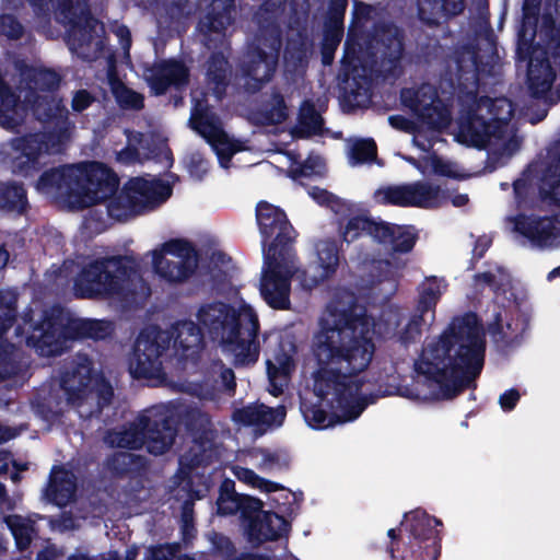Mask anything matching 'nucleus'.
Here are the masks:
<instances>
[{"mask_svg":"<svg viewBox=\"0 0 560 560\" xmlns=\"http://www.w3.org/2000/svg\"><path fill=\"white\" fill-rule=\"evenodd\" d=\"M337 247L331 242H320L316 246V257L312 264L298 275L304 288H313L330 277L337 268Z\"/></svg>","mask_w":560,"mask_h":560,"instance_id":"4be33fe9","label":"nucleus"},{"mask_svg":"<svg viewBox=\"0 0 560 560\" xmlns=\"http://www.w3.org/2000/svg\"><path fill=\"white\" fill-rule=\"evenodd\" d=\"M5 523L15 538L18 547L20 549L26 548L35 532L33 521L20 515H9L5 517Z\"/></svg>","mask_w":560,"mask_h":560,"instance_id":"4c0bfd02","label":"nucleus"},{"mask_svg":"<svg viewBox=\"0 0 560 560\" xmlns=\"http://www.w3.org/2000/svg\"><path fill=\"white\" fill-rule=\"evenodd\" d=\"M377 198L398 206L435 207L442 202L444 195L438 187L412 184L380 190Z\"/></svg>","mask_w":560,"mask_h":560,"instance_id":"aec40b11","label":"nucleus"},{"mask_svg":"<svg viewBox=\"0 0 560 560\" xmlns=\"http://www.w3.org/2000/svg\"><path fill=\"white\" fill-rule=\"evenodd\" d=\"M346 5H347V0H332L330 19L337 20V16L340 15V22H342Z\"/></svg>","mask_w":560,"mask_h":560,"instance_id":"338daca9","label":"nucleus"},{"mask_svg":"<svg viewBox=\"0 0 560 560\" xmlns=\"http://www.w3.org/2000/svg\"><path fill=\"white\" fill-rule=\"evenodd\" d=\"M217 504L218 512L222 515H229L240 511L242 516L246 518H252V514L258 512L262 506L261 501L258 499L238 495L231 491L229 482L223 485Z\"/></svg>","mask_w":560,"mask_h":560,"instance_id":"c85d7f7f","label":"nucleus"},{"mask_svg":"<svg viewBox=\"0 0 560 560\" xmlns=\"http://www.w3.org/2000/svg\"><path fill=\"white\" fill-rule=\"evenodd\" d=\"M294 346L290 341L279 343V348L266 361L269 392L273 396L281 394L295 368Z\"/></svg>","mask_w":560,"mask_h":560,"instance_id":"412c9836","label":"nucleus"},{"mask_svg":"<svg viewBox=\"0 0 560 560\" xmlns=\"http://www.w3.org/2000/svg\"><path fill=\"white\" fill-rule=\"evenodd\" d=\"M61 385L69 404L81 418L100 412L113 396L112 386L86 358L80 359L78 364L65 374Z\"/></svg>","mask_w":560,"mask_h":560,"instance_id":"9d476101","label":"nucleus"},{"mask_svg":"<svg viewBox=\"0 0 560 560\" xmlns=\"http://www.w3.org/2000/svg\"><path fill=\"white\" fill-rule=\"evenodd\" d=\"M257 222L262 236V244L267 249L276 246L277 249L291 247V226L285 214L276 206L261 201L257 205Z\"/></svg>","mask_w":560,"mask_h":560,"instance_id":"6ab92c4d","label":"nucleus"},{"mask_svg":"<svg viewBox=\"0 0 560 560\" xmlns=\"http://www.w3.org/2000/svg\"><path fill=\"white\" fill-rule=\"evenodd\" d=\"M444 290L445 284L440 279L431 278L423 282L417 312L421 313V319L424 324H431L434 320V307Z\"/></svg>","mask_w":560,"mask_h":560,"instance_id":"473e14b6","label":"nucleus"},{"mask_svg":"<svg viewBox=\"0 0 560 560\" xmlns=\"http://www.w3.org/2000/svg\"><path fill=\"white\" fill-rule=\"evenodd\" d=\"M371 264H372L371 272H372L373 277H376L380 282H382L383 279L386 280L389 285V291H393L395 289V283L393 280L394 268H393L392 264L387 259L386 260L373 259L371 261Z\"/></svg>","mask_w":560,"mask_h":560,"instance_id":"864d4df0","label":"nucleus"},{"mask_svg":"<svg viewBox=\"0 0 560 560\" xmlns=\"http://www.w3.org/2000/svg\"><path fill=\"white\" fill-rule=\"evenodd\" d=\"M173 555V550L168 546H160L156 548L148 549V556L145 560H170Z\"/></svg>","mask_w":560,"mask_h":560,"instance_id":"680f3d73","label":"nucleus"},{"mask_svg":"<svg viewBox=\"0 0 560 560\" xmlns=\"http://www.w3.org/2000/svg\"><path fill=\"white\" fill-rule=\"evenodd\" d=\"M226 70L228 63L225 59L222 56H215L209 63L208 75L220 84L225 78Z\"/></svg>","mask_w":560,"mask_h":560,"instance_id":"6e6d98bb","label":"nucleus"},{"mask_svg":"<svg viewBox=\"0 0 560 560\" xmlns=\"http://www.w3.org/2000/svg\"><path fill=\"white\" fill-rule=\"evenodd\" d=\"M400 319L399 311L388 308L376 323L359 306L347 311L336 307L322 318L313 343L317 362L314 394L320 405L301 406L310 427L326 429L362 413L371 402L362 389V373L373 358V338L397 337Z\"/></svg>","mask_w":560,"mask_h":560,"instance_id":"f257e3e1","label":"nucleus"},{"mask_svg":"<svg viewBox=\"0 0 560 560\" xmlns=\"http://www.w3.org/2000/svg\"><path fill=\"white\" fill-rule=\"evenodd\" d=\"M288 522L275 513H259L248 525V536L253 541L261 542L279 538L288 530Z\"/></svg>","mask_w":560,"mask_h":560,"instance_id":"cd10ccee","label":"nucleus"},{"mask_svg":"<svg viewBox=\"0 0 560 560\" xmlns=\"http://www.w3.org/2000/svg\"><path fill=\"white\" fill-rule=\"evenodd\" d=\"M405 159L424 175L457 176V170L453 163L443 161L435 155H429L419 161L413 158Z\"/></svg>","mask_w":560,"mask_h":560,"instance_id":"c9c22d12","label":"nucleus"},{"mask_svg":"<svg viewBox=\"0 0 560 560\" xmlns=\"http://www.w3.org/2000/svg\"><path fill=\"white\" fill-rule=\"evenodd\" d=\"M141 137L140 133L128 135V149L120 151L117 159L122 162H130L136 159L139 155L136 144L141 141Z\"/></svg>","mask_w":560,"mask_h":560,"instance_id":"4d7b16f0","label":"nucleus"},{"mask_svg":"<svg viewBox=\"0 0 560 560\" xmlns=\"http://www.w3.org/2000/svg\"><path fill=\"white\" fill-rule=\"evenodd\" d=\"M304 54L303 51L299 50L294 55H285V67L288 70H291V68L295 69L298 66H302Z\"/></svg>","mask_w":560,"mask_h":560,"instance_id":"774afa93","label":"nucleus"},{"mask_svg":"<svg viewBox=\"0 0 560 560\" xmlns=\"http://www.w3.org/2000/svg\"><path fill=\"white\" fill-rule=\"evenodd\" d=\"M115 35L119 38L121 46L126 54H128L130 47V33L129 30L124 25H117L114 28Z\"/></svg>","mask_w":560,"mask_h":560,"instance_id":"0e129e2a","label":"nucleus"},{"mask_svg":"<svg viewBox=\"0 0 560 560\" xmlns=\"http://www.w3.org/2000/svg\"><path fill=\"white\" fill-rule=\"evenodd\" d=\"M151 410H159L158 424H150L144 431V446L154 455L165 453L174 443L175 430L167 421V408L160 406Z\"/></svg>","mask_w":560,"mask_h":560,"instance_id":"a878e982","label":"nucleus"},{"mask_svg":"<svg viewBox=\"0 0 560 560\" xmlns=\"http://www.w3.org/2000/svg\"><path fill=\"white\" fill-rule=\"evenodd\" d=\"M381 224L382 222L373 221L364 215L354 217L348 221L342 232V237L346 242L350 243L366 233L374 241H377L380 231H376V228H380Z\"/></svg>","mask_w":560,"mask_h":560,"instance_id":"f704fd0d","label":"nucleus"},{"mask_svg":"<svg viewBox=\"0 0 560 560\" xmlns=\"http://www.w3.org/2000/svg\"><path fill=\"white\" fill-rule=\"evenodd\" d=\"M481 278L490 283L495 290L506 291V287L510 285L509 276L501 269L498 270V276L493 273H485Z\"/></svg>","mask_w":560,"mask_h":560,"instance_id":"13d9d810","label":"nucleus"},{"mask_svg":"<svg viewBox=\"0 0 560 560\" xmlns=\"http://www.w3.org/2000/svg\"><path fill=\"white\" fill-rule=\"evenodd\" d=\"M405 106L415 112L420 120L419 125L396 115L388 118L389 125L405 132L413 135V143L423 151L432 147V138L423 139L424 128L441 130L448 126L451 118L447 108L436 98L435 90L424 84L417 90L407 89L401 92Z\"/></svg>","mask_w":560,"mask_h":560,"instance_id":"1a4fd4ad","label":"nucleus"},{"mask_svg":"<svg viewBox=\"0 0 560 560\" xmlns=\"http://www.w3.org/2000/svg\"><path fill=\"white\" fill-rule=\"evenodd\" d=\"M21 83L19 95H15L5 83L0 81V125L13 129L24 121L28 109L25 104H33V112L39 120H54L59 130L55 139L52 135L38 133L26 138L15 139L3 144L1 154L3 160L11 162L14 168L23 170L43 153H54L60 150V143L68 137L73 124L68 119V113L55 98L48 95H38L32 100L34 93L54 89L58 75L49 70L24 66L21 68Z\"/></svg>","mask_w":560,"mask_h":560,"instance_id":"f03ea898","label":"nucleus"},{"mask_svg":"<svg viewBox=\"0 0 560 560\" xmlns=\"http://www.w3.org/2000/svg\"><path fill=\"white\" fill-rule=\"evenodd\" d=\"M233 472L240 481L249 485L254 488H258L266 492L276 491L278 489L277 485L269 482L265 479H261L250 469L244 467H234Z\"/></svg>","mask_w":560,"mask_h":560,"instance_id":"de8ad7c7","label":"nucleus"},{"mask_svg":"<svg viewBox=\"0 0 560 560\" xmlns=\"http://www.w3.org/2000/svg\"><path fill=\"white\" fill-rule=\"evenodd\" d=\"M535 168L527 170L521 178L514 183L515 201L520 208L533 207L535 205L536 186L539 196L550 202L560 205V154L541 170L540 176L536 179Z\"/></svg>","mask_w":560,"mask_h":560,"instance_id":"4468645a","label":"nucleus"},{"mask_svg":"<svg viewBox=\"0 0 560 560\" xmlns=\"http://www.w3.org/2000/svg\"><path fill=\"white\" fill-rule=\"evenodd\" d=\"M276 55H261L258 52L253 56L247 69V75L257 82L268 81L275 70Z\"/></svg>","mask_w":560,"mask_h":560,"instance_id":"ea45409f","label":"nucleus"},{"mask_svg":"<svg viewBox=\"0 0 560 560\" xmlns=\"http://www.w3.org/2000/svg\"><path fill=\"white\" fill-rule=\"evenodd\" d=\"M74 492V476L65 468H54L51 471L50 482L46 491L48 500L58 506H63L72 501Z\"/></svg>","mask_w":560,"mask_h":560,"instance_id":"c756f323","label":"nucleus"},{"mask_svg":"<svg viewBox=\"0 0 560 560\" xmlns=\"http://www.w3.org/2000/svg\"><path fill=\"white\" fill-rule=\"evenodd\" d=\"M308 195L320 205H328L335 212H341L343 208H347L348 205L329 194L327 190L322 189L319 187H312L308 190Z\"/></svg>","mask_w":560,"mask_h":560,"instance_id":"603ef678","label":"nucleus"},{"mask_svg":"<svg viewBox=\"0 0 560 560\" xmlns=\"http://www.w3.org/2000/svg\"><path fill=\"white\" fill-rule=\"evenodd\" d=\"M376 154V145L373 140H352L348 143V159L352 166L372 160Z\"/></svg>","mask_w":560,"mask_h":560,"instance_id":"c03bdc74","label":"nucleus"},{"mask_svg":"<svg viewBox=\"0 0 560 560\" xmlns=\"http://www.w3.org/2000/svg\"><path fill=\"white\" fill-rule=\"evenodd\" d=\"M187 77V68L175 60L159 62L144 72V78L155 94L164 93L171 84L186 83Z\"/></svg>","mask_w":560,"mask_h":560,"instance_id":"b1692460","label":"nucleus"},{"mask_svg":"<svg viewBox=\"0 0 560 560\" xmlns=\"http://www.w3.org/2000/svg\"><path fill=\"white\" fill-rule=\"evenodd\" d=\"M171 194L170 185L160 179L133 178L110 200L108 213L114 219L126 220L165 201Z\"/></svg>","mask_w":560,"mask_h":560,"instance_id":"ddd939ff","label":"nucleus"},{"mask_svg":"<svg viewBox=\"0 0 560 560\" xmlns=\"http://www.w3.org/2000/svg\"><path fill=\"white\" fill-rule=\"evenodd\" d=\"M273 162L278 168L293 178L300 176H320L326 170L325 162L319 155H310L303 164H300L293 153L280 152L275 155Z\"/></svg>","mask_w":560,"mask_h":560,"instance_id":"bb28decb","label":"nucleus"},{"mask_svg":"<svg viewBox=\"0 0 560 560\" xmlns=\"http://www.w3.org/2000/svg\"><path fill=\"white\" fill-rule=\"evenodd\" d=\"M510 222L513 224V231L525 237L533 246H560V217L521 214L510 219Z\"/></svg>","mask_w":560,"mask_h":560,"instance_id":"a211bd4d","label":"nucleus"},{"mask_svg":"<svg viewBox=\"0 0 560 560\" xmlns=\"http://www.w3.org/2000/svg\"><path fill=\"white\" fill-rule=\"evenodd\" d=\"M65 11L71 16L70 22L73 23V37L77 36L78 33H81V21H84L85 28H89L93 33H97L102 31V25L98 24L97 21L88 16L85 12V0H69V3L65 7Z\"/></svg>","mask_w":560,"mask_h":560,"instance_id":"e433bc0d","label":"nucleus"},{"mask_svg":"<svg viewBox=\"0 0 560 560\" xmlns=\"http://www.w3.org/2000/svg\"><path fill=\"white\" fill-rule=\"evenodd\" d=\"M520 393L516 389H509L499 397L500 407L503 410H512L520 400Z\"/></svg>","mask_w":560,"mask_h":560,"instance_id":"052dcab7","label":"nucleus"},{"mask_svg":"<svg viewBox=\"0 0 560 560\" xmlns=\"http://www.w3.org/2000/svg\"><path fill=\"white\" fill-rule=\"evenodd\" d=\"M168 336L156 327L144 329L138 337L132 355L129 360V370L135 377H162V351Z\"/></svg>","mask_w":560,"mask_h":560,"instance_id":"f3484780","label":"nucleus"},{"mask_svg":"<svg viewBox=\"0 0 560 560\" xmlns=\"http://www.w3.org/2000/svg\"><path fill=\"white\" fill-rule=\"evenodd\" d=\"M284 417L283 407L270 408L264 404L249 405L233 413L236 422L254 427L259 432L281 425Z\"/></svg>","mask_w":560,"mask_h":560,"instance_id":"5701e85b","label":"nucleus"},{"mask_svg":"<svg viewBox=\"0 0 560 560\" xmlns=\"http://www.w3.org/2000/svg\"><path fill=\"white\" fill-rule=\"evenodd\" d=\"M108 83L117 102L124 107L140 108L142 97L140 94L128 89L122 82L114 77L113 72L108 74Z\"/></svg>","mask_w":560,"mask_h":560,"instance_id":"79ce46f5","label":"nucleus"},{"mask_svg":"<svg viewBox=\"0 0 560 560\" xmlns=\"http://www.w3.org/2000/svg\"><path fill=\"white\" fill-rule=\"evenodd\" d=\"M377 242L395 252H408L416 242V233L410 226H399L382 222Z\"/></svg>","mask_w":560,"mask_h":560,"instance_id":"2f4dec72","label":"nucleus"},{"mask_svg":"<svg viewBox=\"0 0 560 560\" xmlns=\"http://www.w3.org/2000/svg\"><path fill=\"white\" fill-rule=\"evenodd\" d=\"M15 296L11 292L0 294V336L8 329L13 319Z\"/></svg>","mask_w":560,"mask_h":560,"instance_id":"3c124183","label":"nucleus"},{"mask_svg":"<svg viewBox=\"0 0 560 560\" xmlns=\"http://www.w3.org/2000/svg\"><path fill=\"white\" fill-rule=\"evenodd\" d=\"M422 20L433 23L441 13L457 14L464 8L463 0H418Z\"/></svg>","mask_w":560,"mask_h":560,"instance_id":"72a5a7b5","label":"nucleus"},{"mask_svg":"<svg viewBox=\"0 0 560 560\" xmlns=\"http://www.w3.org/2000/svg\"><path fill=\"white\" fill-rule=\"evenodd\" d=\"M93 102V97L84 90L78 91L72 98V109L74 112H82L88 108Z\"/></svg>","mask_w":560,"mask_h":560,"instance_id":"bf43d9fd","label":"nucleus"},{"mask_svg":"<svg viewBox=\"0 0 560 560\" xmlns=\"http://www.w3.org/2000/svg\"><path fill=\"white\" fill-rule=\"evenodd\" d=\"M0 34L8 38H18L22 34L21 24L11 15L0 16Z\"/></svg>","mask_w":560,"mask_h":560,"instance_id":"5fc2aeb1","label":"nucleus"},{"mask_svg":"<svg viewBox=\"0 0 560 560\" xmlns=\"http://www.w3.org/2000/svg\"><path fill=\"white\" fill-rule=\"evenodd\" d=\"M131 282L120 260L107 258L86 265L75 279L74 290L82 298L122 300L131 292Z\"/></svg>","mask_w":560,"mask_h":560,"instance_id":"9b49d317","label":"nucleus"},{"mask_svg":"<svg viewBox=\"0 0 560 560\" xmlns=\"http://www.w3.org/2000/svg\"><path fill=\"white\" fill-rule=\"evenodd\" d=\"M485 341L475 315L456 318L439 337L425 340L416 371L430 383L417 397L448 398L468 385L483 365Z\"/></svg>","mask_w":560,"mask_h":560,"instance_id":"7ed1b4c3","label":"nucleus"},{"mask_svg":"<svg viewBox=\"0 0 560 560\" xmlns=\"http://www.w3.org/2000/svg\"><path fill=\"white\" fill-rule=\"evenodd\" d=\"M116 176L103 164L68 165L45 172L36 188L70 209H83L113 195Z\"/></svg>","mask_w":560,"mask_h":560,"instance_id":"0eeeda50","label":"nucleus"},{"mask_svg":"<svg viewBox=\"0 0 560 560\" xmlns=\"http://www.w3.org/2000/svg\"><path fill=\"white\" fill-rule=\"evenodd\" d=\"M299 271L295 255L291 247L277 249L270 246L265 250V268L260 281V293L266 303L278 310L290 306V278Z\"/></svg>","mask_w":560,"mask_h":560,"instance_id":"f8f14e48","label":"nucleus"},{"mask_svg":"<svg viewBox=\"0 0 560 560\" xmlns=\"http://www.w3.org/2000/svg\"><path fill=\"white\" fill-rule=\"evenodd\" d=\"M376 43L382 54L390 60L397 59L402 50L398 30L393 25H386L376 35Z\"/></svg>","mask_w":560,"mask_h":560,"instance_id":"58836bf2","label":"nucleus"},{"mask_svg":"<svg viewBox=\"0 0 560 560\" xmlns=\"http://www.w3.org/2000/svg\"><path fill=\"white\" fill-rule=\"evenodd\" d=\"M159 410H148L136 422L120 431L109 432L106 442L112 446L139 448L144 444V431L150 424H158Z\"/></svg>","mask_w":560,"mask_h":560,"instance_id":"393cba45","label":"nucleus"},{"mask_svg":"<svg viewBox=\"0 0 560 560\" xmlns=\"http://www.w3.org/2000/svg\"><path fill=\"white\" fill-rule=\"evenodd\" d=\"M192 101L190 126L207 140L215 151L221 166L226 168L231 156L243 150V147L229 138L222 130L220 121L213 114L209 113L208 105L198 98L197 93H194Z\"/></svg>","mask_w":560,"mask_h":560,"instance_id":"dca6fc26","label":"nucleus"},{"mask_svg":"<svg viewBox=\"0 0 560 560\" xmlns=\"http://www.w3.org/2000/svg\"><path fill=\"white\" fill-rule=\"evenodd\" d=\"M26 206L25 190L18 185L0 187V208L7 211L22 212Z\"/></svg>","mask_w":560,"mask_h":560,"instance_id":"a19ab883","label":"nucleus"},{"mask_svg":"<svg viewBox=\"0 0 560 560\" xmlns=\"http://www.w3.org/2000/svg\"><path fill=\"white\" fill-rule=\"evenodd\" d=\"M552 11L560 15V0H548L540 14V0H525L523 25L518 35V52L529 56L528 82L536 95H542L551 88L555 79L552 63L560 67V25Z\"/></svg>","mask_w":560,"mask_h":560,"instance_id":"39448f33","label":"nucleus"},{"mask_svg":"<svg viewBox=\"0 0 560 560\" xmlns=\"http://www.w3.org/2000/svg\"><path fill=\"white\" fill-rule=\"evenodd\" d=\"M406 524H409L410 530L416 538L423 537L431 540L428 546V560H435L440 555V548L435 541L434 528L440 525V521L430 517L422 511H415L406 515Z\"/></svg>","mask_w":560,"mask_h":560,"instance_id":"7c9ffc66","label":"nucleus"},{"mask_svg":"<svg viewBox=\"0 0 560 560\" xmlns=\"http://www.w3.org/2000/svg\"><path fill=\"white\" fill-rule=\"evenodd\" d=\"M299 121L300 126L295 130L299 137H306L311 133H315L319 131L322 127V117L310 102H305L302 105Z\"/></svg>","mask_w":560,"mask_h":560,"instance_id":"37998d69","label":"nucleus"},{"mask_svg":"<svg viewBox=\"0 0 560 560\" xmlns=\"http://www.w3.org/2000/svg\"><path fill=\"white\" fill-rule=\"evenodd\" d=\"M12 465L16 471H23L27 469V465H18L9 454L0 455V474L9 470V465Z\"/></svg>","mask_w":560,"mask_h":560,"instance_id":"69168bd1","label":"nucleus"},{"mask_svg":"<svg viewBox=\"0 0 560 560\" xmlns=\"http://www.w3.org/2000/svg\"><path fill=\"white\" fill-rule=\"evenodd\" d=\"M196 318L200 327L187 320L175 328L174 346L183 351V357H194L198 352L202 341L201 329H205L235 365H250L258 360L259 323L248 304L242 302L237 306H230L220 302L207 303L198 308Z\"/></svg>","mask_w":560,"mask_h":560,"instance_id":"20e7f679","label":"nucleus"},{"mask_svg":"<svg viewBox=\"0 0 560 560\" xmlns=\"http://www.w3.org/2000/svg\"><path fill=\"white\" fill-rule=\"evenodd\" d=\"M112 324L106 320L71 318L62 310L54 308L49 314L38 315L26 342L40 355L60 353L67 342L80 337L103 339L110 335Z\"/></svg>","mask_w":560,"mask_h":560,"instance_id":"6e6552de","label":"nucleus"},{"mask_svg":"<svg viewBox=\"0 0 560 560\" xmlns=\"http://www.w3.org/2000/svg\"><path fill=\"white\" fill-rule=\"evenodd\" d=\"M342 35V22L340 15L337 20L329 19L324 38L323 58L325 63H329L332 58V52L337 48Z\"/></svg>","mask_w":560,"mask_h":560,"instance_id":"a18cd8bd","label":"nucleus"},{"mask_svg":"<svg viewBox=\"0 0 560 560\" xmlns=\"http://www.w3.org/2000/svg\"><path fill=\"white\" fill-rule=\"evenodd\" d=\"M153 268L164 280L177 283L188 279L197 267L195 249L184 241H170L153 252Z\"/></svg>","mask_w":560,"mask_h":560,"instance_id":"2eb2a0df","label":"nucleus"},{"mask_svg":"<svg viewBox=\"0 0 560 560\" xmlns=\"http://www.w3.org/2000/svg\"><path fill=\"white\" fill-rule=\"evenodd\" d=\"M287 118V108L283 104V100L280 96H276L270 106L261 113V117L258 121L262 125L279 124Z\"/></svg>","mask_w":560,"mask_h":560,"instance_id":"8fccbe9b","label":"nucleus"},{"mask_svg":"<svg viewBox=\"0 0 560 560\" xmlns=\"http://www.w3.org/2000/svg\"><path fill=\"white\" fill-rule=\"evenodd\" d=\"M512 103L504 97L481 98L458 124L456 139L470 147L487 148L500 159L510 158L521 145L515 126L511 124Z\"/></svg>","mask_w":560,"mask_h":560,"instance_id":"423d86ee","label":"nucleus"},{"mask_svg":"<svg viewBox=\"0 0 560 560\" xmlns=\"http://www.w3.org/2000/svg\"><path fill=\"white\" fill-rule=\"evenodd\" d=\"M233 0H213L212 10L219 11L215 16H208L207 22H202V27L207 26L210 31L221 32L231 22L230 9Z\"/></svg>","mask_w":560,"mask_h":560,"instance_id":"49530a36","label":"nucleus"},{"mask_svg":"<svg viewBox=\"0 0 560 560\" xmlns=\"http://www.w3.org/2000/svg\"><path fill=\"white\" fill-rule=\"evenodd\" d=\"M421 319V313L416 314L406 322L405 326L398 331L397 340L408 345L415 341L421 334L422 327L427 326Z\"/></svg>","mask_w":560,"mask_h":560,"instance_id":"09e8293b","label":"nucleus"},{"mask_svg":"<svg viewBox=\"0 0 560 560\" xmlns=\"http://www.w3.org/2000/svg\"><path fill=\"white\" fill-rule=\"evenodd\" d=\"M259 454L261 455L260 466L262 468L272 470L280 466L278 455H276L273 453L266 452V451H260Z\"/></svg>","mask_w":560,"mask_h":560,"instance_id":"e2e57ef3","label":"nucleus"}]
</instances>
